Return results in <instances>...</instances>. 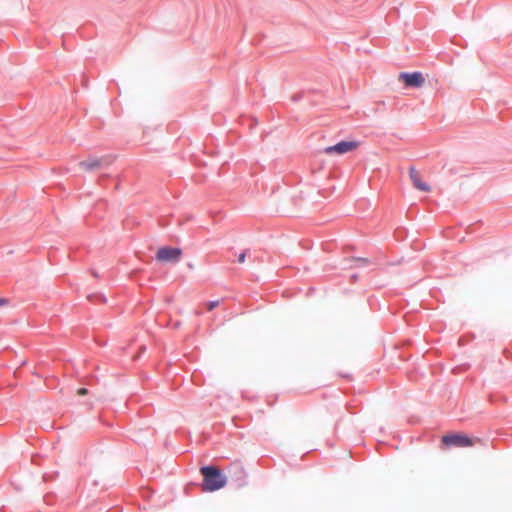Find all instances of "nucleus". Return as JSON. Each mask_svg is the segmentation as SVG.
I'll return each instance as SVG.
<instances>
[{
  "mask_svg": "<svg viewBox=\"0 0 512 512\" xmlns=\"http://www.w3.org/2000/svg\"><path fill=\"white\" fill-rule=\"evenodd\" d=\"M6 303V300L0 298V307Z\"/></svg>",
  "mask_w": 512,
  "mask_h": 512,
  "instance_id": "nucleus-12",
  "label": "nucleus"
},
{
  "mask_svg": "<svg viewBox=\"0 0 512 512\" xmlns=\"http://www.w3.org/2000/svg\"><path fill=\"white\" fill-rule=\"evenodd\" d=\"M77 394L79 396H85V395L88 394V390L86 388H80V389L77 390Z\"/></svg>",
  "mask_w": 512,
  "mask_h": 512,
  "instance_id": "nucleus-9",
  "label": "nucleus"
},
{
  "mask_svg": "<svg viewBox=\"0 0 512 512\" xmlns=\"http://www.w3.org/2000/svg\"><path fill=\"white\" fill-rule=\"evenodd\" d=\"M409 177L415 189L426 193L431 191L430 185L424 181L422 174L415 167L409 168Z\"/></svg>",
  "mask_w": 512,
  "mask_h": 512,
  "instance_id": "nucleus-6",
  "label": "nucleus"
},
{
  "mask_svg": "<svg viewBox=\"0 0 512 512\" xmlns=\"http://www.w3.org/2000/svg\"><path fill=\"white\" fill-rule=\"evenodd\" d=\"M238 468H239V471H240L242 477H244L245 476V471H244L243 467L239 466Z\"/></svg>",
  "mask_w": 512,
  "mask_h": 512,
  "instance_id": "nucleus-11",
  "label": "nucleus"
},
{
  "mask_svg": "<svg viewBox=\"0 0 512 512\" xmlns=\"http://www.w3.org/2000/svg\"><path fill=\"white\" fill-rule=\"evenodd\" d=\"M398 80L406 87L419 88L425 83V78L421 72L407 73L402 72L398 75Z\"/></svg>",
  "mask_w": 512,
  "mask_h": 512,
  "instance_id": "nucleus-2",
  "label": "nucleus"
},
{
  "mask_svg": "<svg viewBox=\"0 0 512 512\" xmlns=\"http://www.w3.org/2000/svg\"><path fill=\"white\" fill-rule=\"evenodd\" d=\"M181 255L180 248L162 247L157 251L156 259L159 262H177Z\"/></svg>",
  "mask_w": 512,
  "mask_h": 512,
  "instance_id": "nucleus-3",
  "label": "nucleus"
},
{
  "mask_svg": "<svg viewBox=\"0 0 512 512\" xmlns=\"http://www.w3.org/2000/svg\"><path fill=\"white\" fill-rule=\"evenodd\" d=\"M220 304V301L219 300H215V301H210L206 304L207 306V310L208 311H212L214 308L218 307Z\"/></svg>",
  "mask_w": 512,
  "mask_h": 512,
  "instance_id": "nucleus-8",
  "label": "nucleus"
},
{
  "mask_svg": "<svg viewBox=\"0 0 512 512\" xmlns=\"http://www.w3.org/2000/svg\"><path fill=\"white\" fill-rule=\"evenodd\" d=\"M442 442L445 445H453L457 447H469L474 444L473 440L469 438L466 435L462 434H452V435H445L442 438Z\"/></svg>",
  "mask_w": 512,
  "mask_h": 512,
  "instance_id": "nucleus-5",
  "label": "nucleus"
},
{
  "mask_svg": "<svg viewBox=\"0 0 512 512\" xmlns=\"http://www.w3.org/2000/svg\"><path fill=\"white\" fill-rule=\"evenodd\" d=\"M100 164L101 161L99 159H90L80 162V167L86 171H91L95 168H98Z\"/></svg>",
  "mask_w": 512,
  "mask_h": 512,
  "instance_id": "nucleus-7",
  "label": "nucleus"
},
{
  "mask_svg": "<svg viewBox=\"0 0 512 512\" xmlns=\"http://www.w3.org/2000/svg\"><path fill=\"white\" fill-rule=\"evenodd\" d=\"M359 142L357 141H341L333 146H328L324 149V153L326 154H338L342 155L348 152H351L358 148Z\"/></svg>",
  "mask_w": 512,
  "mask_h": 512,
  "instance_id": "nucleus-4",
  "label": "nucleus"
},
{
  "mask_svg": "<svg viewBox=\"0 0 512 512\" xmlns=\"http://www.w3.org/2000/svg\"><path fill=\"white\" fill-rule=\"evenodd\" d=\"M203 476L202 490L214 492L225 487L227 480L220 469L215 466H205L200 469Z\"/></svg>",
  "mask_w": 512,
  "mask_h": 512,
  "instance_id": "nucleus-1",
  "label": "nucleus"
},
{
  "mask_svg": "<svg viewBox=\"0 0 512 512\" xmlns=\"http://www.w3.org/2000/svg\"><path fill=\"white\" fill-rule=\"evenodd\" d=\"M245 258H246V254H245V253H241V254L238 256V262H239V263H244V262H245Z\"/></svg>",
  "mask_w": 512,
  "mask_h": 512,
  "instance_id": "nucleus-10",
  "label": "nucleus"
}]
</instances>
